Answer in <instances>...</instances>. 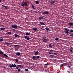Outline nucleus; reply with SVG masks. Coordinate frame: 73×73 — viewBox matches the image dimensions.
<instances>
[{
  "mask_svg": "<svg viewBox=\"0 0 73 73\" xmlns=\"http://www.w3.org/2000/svg\"><path fill=\"white\" fill-rule=\"evenodd\" d=\"M40 24H41L42 25H45V23H43V22H40Z\"/></svg>",
  "mask_w": 73,
  "mask_h": 73,
  "instance_id": "nucleus-19",
  "label": "nucleus"
},
{
  "mask_svg": "<svg viewBox=\"0 0 73 73\" xmlns=\"http://www.w3.org/2000/svg\"><path fill=\"white\" fill-rule=\"evenodd\" d=\"M70 36L71 37H73V33H70Z\"/></svg>",
  "mask_w": 73,
  "mask_h": 73,
  "instance_id": "nucleus-23",
  "label": "nucleus"
},
{
  "mask_svg": "<svg viewBox=\"0 0 73 73\" xmlns=\"http://www.w3.org/2000/svg\"><path fill=\"white\" fill-rule=\"evenodd\" d=\"M0 38H2V39H3V38L2 37H0Z\"/></svg>",
  "mask_w": 73,
  "mask_h": 73,
  "instance_id": "nucleus-47",
  "label": "nucleus"
},
{
  "mask_svg": "<svg viewBox=\"0 0 73 73\" xmlns=\"http://www.w3.org/2000/svg\"><path fill=\"white\" fill-rule=\"evenodd\" d=\"M18 27V26L17 25H13L11 26V28H14V29H17Z\"/></svg>",
  "mask_w": 73,
  "mask_h": 73,
  "instance_id": "nucleus-4",
  "label": "nucleus"
},
{
  "mask_svg": "<svg viewBox=\"0 0 73 73\" xmlns=\"http://www.w3.org/2000/svg\"><path fill=\"white\" fill-rule=\"evenodd\" d=\"M24 38H25V39H26L27 40H30V38H29V37H28V36H25Z\"/></svg>",
  "mask_w": 73,
  "mask_h": 73,
  "instance_id": "nucleus-7",
  "label": "nucleus"
},
{
  "mask_svg": "<svg viewBox=\"0 0 73 73\" xmlns=\"http://www.w3.org/2000/svg\"><path fill=\"white\" fill-rule=\"evenodd\" d=\"M44 19V18L42 17H39V20H42Z\"/></svg>",
  "mask_w": 73,
  "mask_h": 73,
  "instance_id": "nucleus-22",
  "label": "nucleus"
},
{
  "mask_svg": "<svg viewBox=\"0 0 73 73\" xmlns=\"http://www.w3.org/2000/svg\"><path fill=\"white\" fill-rule=\"evenodd\" d=\"M39 53V52H38V51H36L34 55H35V56H37V55H38Z\"/></svg>",
  "mask_w": 73,
  "mask_h": 73,
  "instance_id": "nucleus-8",
  "label": "nucleus"
},
{
  "mask_svg": "<svg viewBox=\"0 0 73 73\" xmlns=\"http://www.w3.org/2000/svg\"><path fill=\"white\" fill-rule=\"evenodd\" d=\"M49 54H54V53L51 52H49Z\"/></svg>",
  "mask_w": 73,
  "mask_h": 73,
  "instance_id": "nucleus-35",
  "label": "nucleus"
},
{
  "mask_svg": "<svg viewBox=\"0 0 73 73\" xmlns=\"http://www.w3.org/2000/svg\"><path fill=\"white\" fill-rule=\"evenodd\" d=\"M68 24L70 25H73V23L72 22L69 23Z\"/></svg>",
  "mask_w": 73,
  "mask_h": 73,
  "instance_id": "nucleus-20",
  "label": "nucleus"
},
{
  "mask_svg": "<svg viewBox=\"0 0 73 73\" xmlns=\"http://www.w3.org/2000/svg\"><path fill=\"white\" fill-rule=\"evenodd\" d=\"M50 3H51L52 4H54V3L55 2L54 1L52 0V1H50Z\"/></svg>",
  "mask_w": 73,
  "mask_h": 73,
  "instance_id": "nucleus-15",
  "label": "nucleus"
},
{
  "mask_svg": "<svg viewBox=\"0 0 73 73\" xmlns=\"http://www.w3.org/2000/svg\"><path fill=\"white\" fill-rule=\"evenodd\" d=\"M43 41L44 42H45V40H43Z\"/></svg>",
  "mask_w": 73,
  "mask_h": 73,
  "instance_id": "nucleus-51",
  "label": "nucleus"
},
{
  "mask_svg": "<svg viewBox=\"0 0 73 73\" xmlns=\"http://www.w3.org/2000/svg\"><path fill=\"white\" fill-rule=\"evenodd\" d=\"M48 46L49 48H53V46H52V44H49Z\"/></svg>",
  "mask_w": 73,
  "mask_h": 73,
  "instance_id": "nucleus-11",
  "label": "nucleus"
},
{
  "mask_svg": "<svg viewBox=\"0 0 73 73\" xmlns=\"http://www.w3.org/2000/svg\"><path fill=\"white\" fill-rule=\"evenodd\" d=\"M5 28L4 27H2V28H1L0 29H1V30L2 31H5Z\"/></svg>",
  "mask_w": 73,
  "mask_h": 73,
  "instance_id": "nucleus-18",
  "label": "nucleus"
},
{
  "mask_svg": "<svg viewBox=\"0 0 73 73\" xmlns=\"http://www.w3.org/2000/svg\"><path fill=\"white\" fill-rule=\"evenodd\" d=\"M46 31H49V29L48 28V27H46Z\"/></svg>",
  "mask_w": 73,
  "mask_h": 73,
  "instance_id": "nucleus-36",
  "label": "nucleus"
},
{
  "mask_svg": "<svg viewBox=\"0 0 73 73\" xmlns=\"http://www.w3.org/2000/svg\"><path fill=\"white\" fill-rule=\"evenodd\" d=\"M68 68H70L71 67V66H68Z\"/></svg>",
  "mask_w": 73,
  "mask_h": 73,
  "instance_id": "nucleus-44",
  "label": "nucleus"
},
{
  "mask_svg": "<svg viewBox=\"0 0 73 73\" xmlns=\"http://www.w3.org/2000/svg\"><path fill=\"white\" fill-rule=\"evenodd\" d=\"M36 51V50H34V53H35V51Z\"/></svg>",
  "mask_w": 73,
  "mask_h": 73,
  "instance_id": "nucleus-55",
  "label": "nucleus"
},
{
  "mask_svg": "<svg viewBox=\"0 0 73 73\" xmlns=\"http://www.w3.org/2000/svg\"><path fill=\"white\" fill-rule=\"evenodd\" d=\"M14 60H15V61L16 62H18V61H19V60L18 59H15Z\"/></svg>",
  "mask_w": 73,
  "mask_h": 73,
  "instance_id": "nucleus-32",
  "label": "nucleus"
},
{
  "mask_svg": "<svg viewBox=\"0 0 73 73\" xmlns=\"http://www.w3.org/2000/svg\"><path fill=\"white\" fill-rule=\"evenodd\" d=\"M70 19H71V20H73V19H72V17H70Z\"/></svg>",
  "mask_w": 73,
  "mask_h": 73,
  "instance_id": "nucleus-46",
  "label": "nucleus"
},
{
  "mask_svg": "<svg viewBox=\"0 0 73 73\" xmlns=\"http://www.w3.org/2000/svg\"><path fill=\"white\" fill-rule=\"evenodd\" d=\"M19 45H14V46L15 47H19Z\"/></svg>",
  "mask_w": 73,
  "mask_h": 73,
  "instance_id": "nucleus-21",
  "label": "nucleus"
},
{
  "mask_svg": "<svg viewBox=\"0 0 73 73\" xmlns=\"http://www.w3.org/2000/svg\"><path fill=\"white\" fill-rule=\"evenodd\" d=\"M0 54H4V52H3L2 51H1V50L0 49Z\"/></svg>",
  "mask_w": 73,
  "mask_h": 73,
  "instance_id": "nucleus-25",
  "label": "nucleus"
},
{
  "mask_svg": "<svg viewBox=\"0 0 73 73\" xmlns=\"http://www.w3.org/2000/svg\"><path fill=\"white\" fill-rule=\"evenodd\" d=\"M18 66H19V65H17V67H16V69H19V68L18 67Z\"/></svg>",
  "mask_w": 73,
  "mask_h": 73,
  "instance_id": "nucleus-28",
  "label": "nucleus"
},
{
  "mask_svg": "<svg viewBox=\"0 0 73 73\" xmlns=\"http://www.w3.org/2000/svg\"><path fill=\"white\" fill-rule=\"evenodd\" d=\"M72 32H73V30L71 29L70 30V33H72Z\"/></svg>",
  "mask_w": 73,
  "mask_h": 73,
  "instance_id": "nucleus-33",
  "label": "nucleus"
},
{
  "mask_svg": "<svg viewBox=\"0 0 73 73\" xmlns=\"http://www.w3.org/2000/svg\"><path fill=\"white\" fill-rule=\"evenodd\" d=\"M2 58H4V56H2Z\"/></svg>",
  "mask_w": 73,
  "mask_h": 73,
  "instance_id": "nucleus-54",
  "label": "nucleus"
},
{
  "mask_svg": "<svg viewBox=\"0 0 73 73\" xmlns=\"http://www.w3.org/2000/svg\"><path fill=\"white\" fill-rule=\"evenodd\" d=\"M40 29H42V28H41V27H40Z\"/></svg>",
  "mask_w": 73,
  "mask_h": 73,
  "instance_id": "nucleus-52",
  "label": "nucleus"
},
{
  "mask_svg": "<svg viewBox=\"0 0 73 73\" xmlns=\"http://www.w3.org/2000/svg\"><path fill=\"white\" fill-rule=\"evenodd\" d=\"M1 0H0V3H1Z\"/></svg>",
  "mask_w": 73,
  "mask_h": 73,
  "instance_id": "nucleus-53",
  "label": "nucleus"
},
{
  "mask_svg": "<svg viewBox=\"0 0 73 73\" xmlns=\"http://www.w3.org/2000/svg\"><path fill=\"white\" fill-rule=\"evenodd\" d=\"M7 33V34H8V35H11V33H11V32H8Z\"/></svg>",
  "mask_w": 73,
  "mask_h": 73,
  "instance_id": "nucleus-24",
  "label": "nucleus"
},
{
  "mask_svg": "<svg viewBox=\"0 0 73 73\" xmlns=\"http://www.w3.org/2000/svg\"><path fill=\"white\" fill-rule=\"evenodd\" d=\"M67 72H68V73H70V72H69V71H67Z\"/></svg>",
  "mask_w": 73,
  "mask_h": 73,
  "instance_id": "nucleus-49",
  "label": "nucleus"
},
{
  "mask_svg": "<svg viewBox=\"0 0 73 73\" xmlns=\"http://www.w3.org/2000/svg\"><path fill=\"white\" fill-rule=\"evenodd\" d=\"M2 6L3 7V8H5V9H8V7H7V6H5L4 5H2Z\"/></svg>",
  "mask_w": 73,
  "mask_h": 73,
  "instance_id": "nucleus-12",
  "label": "nucleus"
},
{
  "mask_svg": "<svg viewBox=\"0 0 73 73\" xmlns=\"http://www.w3.org/2000/svg\"><path fill=\"white\" fill-rule=\"evenodd\" d=\"M21 65H18V67L21 68Z\"/></svg>",
  "mask_w": 73,
  "mask_h": 73,
  "instance_id": "nucleus-42",
  "label": "nucleus"
},
{
  "mask_svg": "<svg viewBox=\"0 0 73 73\" xmlns=\"http://www.w3.org/2000/svg\"><path fill=\"white\" fill-rule=\"evenodd\" d=\"M60 66H61V67H63V66H65V64H62L60 65Z\"/></svg>",
  "mask_w": 73,
  "mask_h": 73,
  "instance_id": "nucleus-27",
  "label": "nucleus"
},
{
  "mask_svg": "<svg viewBox=\"0 0 73 73\" xmlns=\"http://www.w3.org/2000/svg\"><path fill=\"white\" fill-rule=\"evenodd\" d=\"M49 13L48 11H45L42 13V14H45V15H48Z\"/></svg>",
  "mask_w": 73,
  "mask_h": 73,
  "instance_id": "nucleus-6",
  "label": "nucleus"
},
{
  "mask_svg": "<svg viewBox=\"0 0 73 73\" xmlns=\"http://www.w3.org/2000/svg\"><path fill=\"white\" fill-rule=\"evenodd\" d=\"M42 17H43V18L45 17H44V16H42Z\"/></svg>",
  "mask_w": 73,
  "mask_h": 73,
  "instance_id": "nucleus-50",
  "label": "nucleus"
},
{
  "mask_svg": "<svg viewBox=\"0 0 73 73\" xmlns=\"http://www.w3.org/2000/svg\"><path fill=\"white\" fill-rule=\"evenodd\" d=\"M13 36L16 37H19L20 36L19 35L15 34L13 35Z\"/></svg>",
  "mask_w": 73,
  "mask_h": 73,
  "instance_id": "nucleus-10",
  "label": "nucleus"
},
{
  "mask_svg": "<svg viewBox=\"0 0 73 73\" xmlns=\"http://www.w3.org/2000/svg\"><path fill=\"white\" fill-rule=\"evenodd\" d=\"M4 40L3 39H0V42H1L2 41H3Z\"/></svg>",
  "mask_w": 73,
  "mask_h": 73,
  "instance_id": "nucleus-37",
  "label": "nucleus"
},
{
  "mask_svg": "<svg viewBox=\"0 0 73 73\" xmlns=\"http://www.w3.org/2000/svg\"><path fill=\"white\" fill-rule=\"evenodd\" d=\"M27 36H29V33H26Z\"/></svg>",
  "mask_w": 73,
  "mask_h": 73,
  "instance_id": "nucleus-34",
  "label": "nucleus"
},
{
  "mask_svg": "<svg viewBox=\"0 0 73 73\" xmlns=\"http://www.w3.org/2000/svg\"><path fill=\"white\" fill-rule=\"evenodd\" d=\"M50 52H53V50H50Z\"/></svg>",
  "mask_w": 73,
  "mask_h": 73,
  "instance_id": "nucleus-41",
  "label": "nucleus"
},
{
  "mask_svg": "<svg viewBox=\"0 0 73 73\" xmlns=\"http://www.w3.org/2000/svg\"><path fill=\"white\" fill-rule=\"evenodd\" d=\"M50 57H51L52 58H54V55H50Z\"/></svg>",
  "mask_w": 73,
  "mask_h": 73,
  "instance_id": "nucleus-29",
  "label": "nucleus"
},
{
  "mask_svg": "<svg viewBox=\"0 0 73 73\" xmlns=\"http://www.w3.org/2000/svg\"><path fill=\"white\" fill-rule=\"evenodd\" d=\"M5 44H6V45H7V46H9L10 45V44L8 42H5Z\"/></svg>",
  "mask_w": 73,
  "mask_h": 73,
  "instance_id": "nucleus-17",
  "label": "nucleus"
},
{
  "mask_svg": "<svg viewBox=\"0 0 73 73\" xmlns=\"http://www.w3.org/2000/svg\"><path fill=\"white\" fill-rule=\"evenodd\" d=\"M35 3L36 4H38L39 3V1H35Z\"/></svg>",
  "mask_w": 73,
  "mask_h": 73,
  "instance_id": "nucleus-13",
  "label": "nucleus"
},
{
  "mask_svg": "<svg viewBox=\"0 0 73 73\" xmlns=\"http://www.w3.org/2000/svg\"><path fill=\"white\" fill-rule=\"evenodd\" d=\"M21 71V70H20V69H19L18 70V71L19 72H20Z\"/></svg>",
  "mask_w": 73,
  "mask_h": 73,
  "instance_id": "nucleus-40",
  "label": "nucleus"
},
{
  "mask_svg": "<svg viewBox=\"0 0 73 73\" xmlns=\"http://www.w3.org/2000/svg\"><path fill=\"white\" fill-rule=\"evenodd\" d=\"M25 70L26 71V72H28V70L27 69H25Z\"/></svg>",
  "mask_w": 73,
  "mask_h": 73,
  "instance_id": "nucleus-39",
  "label": "nucleus"
},
{
  "mask_svg": "<svg viewBox=\"0 0 73 73\" xmlns=\"http://www.w3.org/2000/svg\"><path fill=\"white\" fill-rule=\"evenodd\" d=\"M21 54V53L20 52H17L15 54L16 55H17V56H19L20 55V54Z\"/></svg>",
  "mask_w": 73,
  "mask_h": 73,
  "instance_id": "nucleus-9",
  "label": "nucleus"
},
{
  "mask_svg": "<svg viewBox=\"0 0 73 73\" xmlns=\"http://www.w3.org/2000/svg\"><path fill=\"white\" fill-rule=\"evenodd\" d=\"M13 29L14 31H16V30L15 29Z\"/></svg>",
  "mask_w": 73,
  "mask_h": 73,
  "instance_id": "nucleus-48",
  "label": "nucleus"
},
{
  "mask_svg": "<svg viewBox=\"0 0 73 73\" xmlns=\"http://www.w3.org/2000/svg\"><path fill=\"white\" fill-rule=\"evenodd\" d=\"M9 68H13V67H16V65L15 64H12L11 65H10L9 66Z\"/></svg>",
  "mask_w": 73,
  "mask_h": 73,
  "instance_id": "nucleus-5",
  "label": "nucleus"
},
{
  "mask_svg": "<svg viewBox=\"0 0 73 73\" xmlns=\"http://www.w3.org/2000/svg\"><path fill=\"white\" fill-rule=\"evenodd\" d=\"M43 38L44 40H45V42H46V41H48V40L47 39H46V37H43Z\"/></svg>",
  "mask_w": 73,
  "mask_h": 73,
  "instance_id": "nucleus-16",
  "label": "nucleus"
},
{
  "mask_svg": "<svg viewBox=\"0 0 73 73\" xmlns=\"http://www.w3.org/2000/svg\"><path fill=\"white\" fill-rule=\"evenodd\" d=\"M70 52H73V50H70Z\"/></svg>",
  "mask_w": 73,
  "mask_h": 73,
  "instance_id": "nucleus-43",
  "label": "nucleus"
},
{
  "mask_svg": "<svg viewBox=\"0 0 73 73\" xmlns=\"http://www.w3.org/2000/svg\"><path fill=\"white\" fill-rule=\"evenodd\" d=\"M58 39H59V38H58V37H56L55 38V40L56 41H58Z\"/></svg>",
  "mask_w": 73,
  "mask_h": 73,
  "instance_id": "nucleus-31",
  "label": "nucleus"
},
{
  "mask_svg": "<svg viewBox=\"0 0 73 73\" xmlns=\"http://www.w3.org/2000/svg\"><path fill=\"white\" fill-rule=\"evenodd\" d=\"M31 6H32V8H33V9H36V8H35V6H34L33 5H32Z\"/></svg>",
  "mask_w": 73,
  "mask_h": 73,
  "instance_id": "nucleus-26",
  "label": "nucleus"
},
{
  "mask_svg": "<svg viewBox=\"0 0 73 73\" xmlns=\"http://www.w3.org/2000/svg\"><path fill=\"white\" fill-rule=\"evenodd\" d=\"M3 55L4 56H5V57H8V56L6 54H3Z\"/></svg>",
  "mask_w": 73,
  "mask_h": 73,
  "instance_id": "nucleus-30",
  "label": "nucleus"
},
{
  "mask_svg": "<svg viewBox=\"0 0 73 73\" xmlns=\"http://www.w3.org/2000/svg\"><path fill=\"white\" fill-rule=\"evenodd\" d=\"M21 5L22 7H24V6H25V7H27V3L26 2H24V1H23L22 2Z\"/></svg>",
  "mask_w": 73,
  "mask_h": 73,
  "instance_id": "nucleus-2",
  "label": "nucleus"
},
{
  "mask_svg": "<svg viewBox=\"0 0 73 73\" xmlns=\"http://www.w3.org/2000/svg\"><path fill=\"white\" fill-rule=\"evenodd\" d=\"M45 66H48V64H45Z\"/></svg>",
  "mask_w": 73,
  "mask_h": 73,
  "instance_id": "nucleus-38",
  "label": "nucleus"
},
{
  "mask_svg": "<svg viewBox=\"0 0 73 73\" xmlns=\"http://www.w3.org/2000/svg\"><path fill=\"white\" fill-rule=\"evenodd\" d=\"M65 31H64L66 33L67 35H69V31H70V30L69 29L67 28H65Z\"/></svg>",
  "mask_w": 73,
  "mask_h": 73,
  "instance_id": "nucleus-3",
  "label": "nucleus"
},
{
  "mask_svg": "<svg viewBox=\"0 0 73 73\" xmlns=\"http://www.w3.org/2000/svg\"><path fill=\"white\" fill-rule=\"evenodd\" d=\"M40 58V56H33L32 57V59L34 60H35V61H37L38 59Z\"/></svg>",
  "mask_w": 73,
  "mask_h": 73,
  "instance_id": "nucleus-1",
  "label": "nucleus"
},
{
  "mask_svg": "<svg viewBox=\"0 0 73 73\" xmlns=\"http://www.w3.org/2000/svg\"><path fill=\"white\" fill-rule=\"evenodd\" d=\"M37 29L36 28H33V31H36Z\"/></svg>",
  "mask_w": 73,
  "mask_h": 73,
  "instance_id": "nucleus-14",
  "label": "nucleus"
},
{
  "mask_svg": "<svg viewBox=\"0 0 73 73\" xmlns=\"http://www.w3.org/2000/svg\"><path fill=\"white\" fill-rule=\"evenodd\" d=\"M54 54H55V55H56V54H57V53H54Z\"/></svg>",
  "mask_w": 73,
  "mask_h": 73,
  "instance_id": "nucleus-45",
  "label": "nucleus"
}]
</instances>
